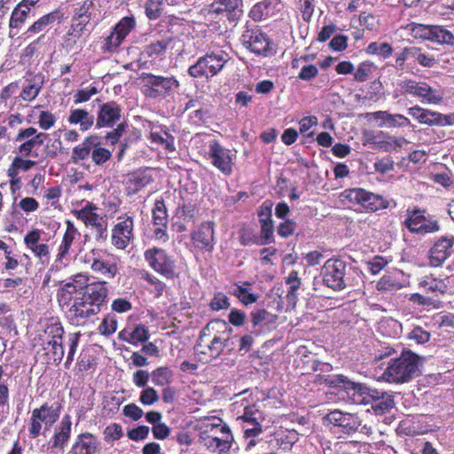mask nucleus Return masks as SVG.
Returning <instances> with one entry per match:
<instances>
[{"label": "nucleus", "mask_w": 454, "mask_h": 454, "mask_svg": "<svg viewBox=\"0 0 454 454\" xmlns=\"http://www.w3.org/2000/svg\"><path fill=\"white\" fill-rule=\"evenodd\" d=\"M88 280L87 276L78 274L57 293L59 305L74 325H82L98 315L108 296L106 280L87 284Z\"/></svg>", "instance_id": "nucleus-1"}, {"label": "nucleus", "mask_w": 454, "mask_h": 454, "mask_svg": "<svg viewBox=\"0 0 454 454\" xmlns=\"http://www.w3.org/2000/svg\"><path fill=\"white\" fill-rule=\"evenodd\" d=\"M218 325L225 327V324L220 322H211L202 330L199 340L194 347L195 355L204 364H208L214 359L219 357L226 342L229 340V334L226 332L215 334L211 339V333Z\"/></svg>", "instance_id": "nucleus-2"}, {"label": "nucleus", "mask_w": 454, "mask_h": 454, "mask_svg": "<svg viewBox=\"0 0 454 454\" xmlns=\"http://www.w3.org/2000/svg\"><path fill=\"white\" fill-rule=\"evenodd\" d=\"M419 357L411 351H403L399 357L389 361L382 379L395 384L409 382L419 375Z\"/></svg>", "instance_id": "nucleus-3"}, {"label": "nucleus", "mask_w": 454, "mask_h": 454, "mask_svg": "<svg viewBox=\"0 0 454 454\" xmlns=\"http://www.w3.org/2000/svg\"><path fill=\"white\" fill-rule=\"evenodd\" d=\"M348 270L344 261L339 259L327 260L321 269L323 282L328 287L340 291L350 285Z\"/></svg>", "instance_id": "nucleus-4"}, {"label": "nucleus", "mask_w": 454, "mask_h": 454, "mask_svg": "<svg viewBox=\"0 0 454 454\" xmlns=\"http://www.w3.org/2000/svg\"><path fill=\"white\" fill-rule=\"evenodd\" d=\"M47 137V133L39 132L34 127L20 129L15 137V142L18 144L16 152L22 157L37 158L38 151Z\"/></svg>", "instance_id": "nucleus-5"}, {"label": "nucleus", "mask_w": 454, "mask_h": 454, "mask_svg": "<svg viewBox=\"0 0 454 454\" xmlns=\"http://www.w3.org/2000/svg\"><path fill=\"white\" fill-rule=\"evenodd\" d=\"M330 424L340 428V431L347 434L356 432L369 436L372 434V428L368 425H362L360 418L353 413L342 412L339 410L330 411L325 417Z\"/></svg>", "instance_id": "nucleus-6"}, {"label": "nucleus", "mask_w": 454, "mask_h": 454, "mask_svg": "<svg viewBox=\"0 0 454 454\" xmlns=\"http://www.w3.org/2000/svg\"><path fill=\"white\" fill-rule=\"evenodd\" d=\"M332 383L343 388L348 399L356 404H368L371 403V397L378 396V389L371 388L362 383L353 382L343 375H337Z\"/></svg>", "instance_id": "nucleus-7"}, {"label": "nucleus", "mask_w": 454, "mask_h": 454, "mask_svg": "<svg viewBox=\"0 0 454 454\" xmlns=\"http://www.w3.org/2000/svg\"><path fill=\"white\" fill-rule=\"evenodd\" d=\"M144 94L151 98H165L179 87V82L173 76H160L146 74L143 76Z\"/></svg>", "instance_id": "nucleus-8"}, {"label": "nucleus", "mask_w": 454, "mask_h": 454, "mask_svg": "<svg viewBox=\"0 0 454 454\" xmlns=\"http://www.w3.org/2000/svg\"><path fill=\"white\" fill-rule=\"evenodd\" d=\"M224 53H211L200 57L197 62L189 67L188 73L192 77H213L220 72L227 62Z\"/></svg>", "instance_id": "nucleus-9"}, {"label": "nucleus", "mask_w": 454, "mask_h": 454, "mask_svg": "<svg viewBox=\"0 0 454 454\" xmlns=\"http://www.w3.org/2000/svg\"><path fill=\"white\" fill-rule=\"evenodd\" d=\"M134 239V217L128 213L116 218L111 230V243L117 249H125Z\"/></svg>", "instance_id": "nucleus-10"}, {"label": "nucleus", "mask_w": 454, "mask_h": 454, "mask_svg": "<svg viewBox=\"0 0 454 454\" xmlns=\"http://www.w3.org/2000/svg\"><path fill=\"white\" fill-rule=\"evenodd\" d=\"M72 213L86 226L95 228L97 240H106L107 223L103 216L97 213V207L93 203L87 201L81 209L73 210Z\"/></svg>", "instance_id": "nucleus-11"}, {"label": "nucleus", "mask_w": 454, "mask_h": 454, "mask_svg": "<svg viewBox=\"0 0 454 454\" xmlns=\"http://www.w3.org/2000/svg\"><path fill=\"white\" fill-rule=\"evenodd\" d=\"M59 417V411L48 403H44L40 408L33 410L28 429L30 436L36 438L41 433L43 424L48 429L58 420Z\"/></svg>", "instance_id": "nucleus-12"}, {"label": "nucleus", "mask_w": 454, "mask_h": 454, "mask_svg": "<svg viewBox=\"0 0 454 454\" xmlns=\"http://www.w3.org/2000/svg\"><path fill=\"white\" fill-rule=\"evenodd\" d=\"M402 88L404 93L419 98L422 103L437 105L443 99V93L440 90L424 82L406 81Z\"/></svg>", "instance_id": "nucleus-13"}, {"label": "nucleus", "mask_w": 454, "mask_h": 454, "mask_svg": "<svg viewBox=\"0 0 454 454\" xmlns=\"http://www.w3.org/2000/svg\"><path fill=\"white\" fill-rule=\"evenodd\" d=\"M145 259L152 269L167 278H173L176 275L174 260L160 248H151L145 252Z\"/></svg>", "instance_id": "nucleus-14"}, {"label": "nucleus", "mask_w": 454, "mask_h": 454, "mask_svg": "<svg viewBox=\"0 0 454 454\" xmlns=\"http://www.w3.org/2000/svg\"><path fill=\"white\" fill-rule=\"evenodd\" d=\"M344 195L350 202L359 204L371 211H378L388 207V201L382 196L361 188L347 190L344 192Z\"/></svg>", "instance_id": "nucleus-15"}, {"label": "nucleus", "mask_w": 454, "mask_h": 454, "mask_svg": "<svg viewBox=\"0 0 454 454\" xmlns=\"http://www.w3.org/2000/svg\"><path fill=\"white\" fill-rule=\"evenodd\" d=\"M92 9L93 3L91 0H85L75 7L67 42L72 41L73 44L76 43V40L81 36L91 19Z\"/></svg>", "instance_id": "nucleus-16"}, {"label": "nucleus", "mask_w": 454, "mask_h": 454, "mask_svg": "<svg viewBox=\"0 0 454 454\" xmlns=\"http://www.w3.org/2000/svg\"><path fill=\"white\" fill-rule=\"evenodd\" d=\"M407 218L404 225L412 233L426 234L439 231V225L435 220L427 219L423 211L419 209H407Z\"/></svg>", "instance_id": "nucleus-17"}, {"label": "nucleus", "mask_w": 454, "mask_h": 454, "mask_svg": "<svg viewBox=\"0 0 454 454\" xmlns=\"http://www.w3.org/2000/svg\"><path fill=\"white\" fill-rule=\"evenodd\" d=\"M237 419L247 424L243 427L246 437H254L262 433V423L265 418L262 411L255 405L246 406L243 414L238 417Z\"/></svg>", "instance_id": "nucleus-18"}, {"label": "nucleus", "mask_w": 454, "mask_h": 454, "mask_svg": "<svg viewBox=\"0 0 454 454\" xmlns=\"http://www.w3.org/2000/svg\"><path fill=\"white\" fill-rule=\"evenodd\" d=\"M193 247L204 252L211 253L214 250L215 238L213 222H205L191 234Z\"/></svg>", "instance_id": "nucleus-19"}, {"label": "nucleus", "mask_w": 454, "mask_h": 454, "mask_svg": "<svg viewBox=\"0 0 454 454\" xmlns=\"http://www.w3.org/2000/svg\"><path fill=\"white\" fill-rule=\"evenodd\" d=\"M408 114L421 124L429 126H445L452 124L450 115H444L437 112L424 109L419 106L410 107Z\"/></svg>", "instance_id": "nucleus-20"}, {"label": "nucleus", "mask_w": 454, "mask_h": 454, "mask_svg": "<svg viewBox=\"0 0 454 454\" xmlns=\"http://www.w3.org/2000/svg\"><path fill=\"white\" fill-rule=\"evenodd\" d=\"M209 157L212 164L224 175H230L232 170V156L231 151L223 148L217 141L209 144Z\"/></svg>", "instance_id": "nucleus-21"}, {"label": "nucleus", "mask_w": 454, "mask_h": 454, "mask_svg": "<svg viewBox=\"0 0 454 454\" xmlns=\"http://www.w3.org/2000/svg\"><path fill=\"white\" fill-rule=\"evenodd\" d=\"M153 223L154 225L153 236L156 240L167 242L168 235L167 233L168 214L163 200H156L152 210Z\"/></svg>", "instance_id": "nucleus-22"}, {"label": "nucleus", "mask_w": 454, "mask_h": 454, "mask_svg": "<svg viewBox=\"0 0 454 454\" xmlns=\"http://www.w3.org/2000/svg\"><path fill=\"white\" fill-rule=\"evenodd\" d=\"M121 108L114 101L103 103L99 106L96 126L100 128H111L121 120Z\"/></svg>", "instance_id": "nucleus-23"}, {"label": "nucleus", "mask_w": 454, "mask_h": 454, "mask_svg": "<svg viewBox=\"0 0 454 454\" xmlns=\"http://www.w3.org/2000/svg\"><path fill=\"white\" fill-rule=\"evenodd\" d=\"M100 442L90 433H82L75 438L69 454H98Z\"/></svg>", "instance_id": "nucleus-24"}, {"label": "nucleus", "mask_w": 454, "mask_h": 454, "mask_svg": "<svg viewBox=\"0 0 454 454\" xmlns=\"http://www.w3.org/2000/svg\"><path fill=\"white\" fill-rule=\"evenodd\" d=\"M243 45L256 54H265L269 51V42L260 30H247L242 35Z\"/></svg>", "instance_id": "nucleus-25"}, {"label": "nucleus", "mask_w": 454, "mask_h": 454, "mask_svg": "<svg viewBox=\"0 0 454 454\" xmlns=\"http://www.w3.org/2000/svg\"><path fill=\"white\" fill-rule=\"evenodd\" d=\"M214 432L211 435L201 429L199 436L200 442L211 453H225L227 452L231 444H230L229 435L223 436V439L217 438Z\"/></svg>", "instance_id": "nucleus-26"}, {"label": "nucleus", "mask_w": 454, "mask_h": 454, "mask_svg": "<svg viewBox=\"0 0 454 454\" xmlns=\"http://www.w3.org/2000/svg\"><path fill=\"white\" fill-rule=\"evenodd\" d=\"M284 4L281 0H263L256 4L250 12L253 19L273 17L281 12Z\"/></svg>", "instance_id": "nucleus-27"}, {"label": "nucleus", "mask_w": 454, "mask_h": 454, "mask_svg": "<svg viewBox=\"0 0 454 454\" xmlns=\"http://www.w3.org/2000/svg\"><path fill=\"white\" fill-rule=\"evenodd\" d=\"M452 241L442 238L437 240L430 250L429 261L433 267L440 266L450 254Z\"/></svg>", "instance_id": "nucleus-28"}, {"label": "nucleus", "mask_w": 454, "mask_h": 454, "mask_svg": "<svg viewBox=\"0 0 454 454\" xmlns=\"http://www.w3.org/2000/svg\"><path fill=\"white\" fill-rule=\"evenodd\" d=\"M79 236L80 232L74 224L69 220L66 221V231L57 254L58 262H62V260L69 254L74 239Z\"/></svg>", "instance_id": "nucleus-29"}, {"label": "nucleus", "mask_w": 454, "mask_h": 454, "mask_svg": "<svg viewBox=\"0 0 454 454\" xmlns=\"http://www.w3.org/2000/svg\"><path fill=\"white\" fill-rule=\"evenodd\" d=\"M67 121L72 125H79L80 131L85 132L94 125L95 118L85 109L75 108L70 110Z\"/></svg>", "instance_id": "nucleus-30"}, {"label": "nucleus", "mask_w": 454, "mask_h": 454, "mask_svg": "<svg viewBox=\"0 0 454 454\" xmlns=\"http://www.w3.org/2000/svg\"><path fill=\"white\" fill-rule=\"evenodd\" d=\"M90 269L106 279L114 278L118 272L116 263L110 258H93Z\"/></svg>", "instance_id": "nucleus-31"}, {"label": "nucleus", "mask_w": 454, "mask_h": 454, "mask_svg": "<svg viewBox=\"0 0 454 454\" xmlns=\"http://www.w3.org/2000/svg\"><path fill=\"white\" fill-rule=\"evenodd\" d=\"M96 137L93 136L86 137L82 142L73 148L71 161L78 164L81 161L89 159L91 155L93 147H95Z\"/></svg>", "instance_id": "nucleus-32"}, {"label": "nucleus", "mask_w": 454, "mask_h": 454, "mask_svg": "<svg viewBox=\"0 0 454 454\" xmlns=\"http://www.w3.org/2000/svg\"><path fill=\"white\" fill-rule=\"evenodd\" d=\"M202 430L207 432L211 435V433L214 432L217 436V438L223 439V436L229 435L230 437V444L232 443L233 436L231 434L230 427L223 422V420L219 418H212L206 419L202 424Z\"/></svg>", "instance_id": "nucleus-33"}, {"label": "nucleus", "mask_w": 454, "mask_h": 454, "mask_svg": "<svg viewBox=\"0 0 454 454\" xmlns=\"http://www.w3.org/2000/svg\"><path fill=\"white\" fill-rule=\"evenodd\" d=\"M377 395L371 397L372 409L376 414L382 415L393 409L395 401L391 395L378 390Z\"/></svg>", "instance_id": "nucleus-34"}, {"label": "nucleus", "mask_w": 454, "mask_h": 454, "mask_svg": "<svg viewBox=\"0 0 454 454\" xmlns=\"http://www.w3.org/2000/svg\"><path fill=\"white\" fill-rule=\"evenodd\" d=\"M277 316L270 313L264 309H258L251 313V321L254 331L260 333L263 327L269 326L276 322Z\"/></svg>", "instance_id": "nucleus-35"}, {"label": "nucleus", "mask_w": 454, "mask_h": 454, "mask_svg": "<svg viewBox=\"0 0 454 454\" xmlns=\"http://www.w3.org/2000/svg\"><path fill=\"white\" fill-rule=\"evenodd\" d=\"M71 426L72 422L70 417L68 415L64 416L55 432L52 447H64L70 437Z\"/></svg>", "instance_id": "nucleus-36"}, {"label": "nucleus", "mask_w": 454, "mask_h": 454, "mask_svg": "<svg viewBox=\"0 0 454 454\" xmlns=\"http://www.w3.org/2000/svg\"><path fill=\"white\" fill-rule=\"evenodd\" d=\"M285 281L286 284L289 286V289L286 297L287 304L294 308L298 301L297 291L300 289L301 285L298 271L291 270L288 276L286 278Z\"/></svg>", "instance_id": "nucleus-37"}, {"label": "nucleus", "mask_w": 454, "mask_h": 454, "mask_svg": "<svg viewBox=\"0 0 454 454\" xmlns=\"http://www.w3.org/2000/svg\"><path fill=\"white\" fill-rule=\"evenodd\" d=\"M372 140L375 145V148L383 152L397 151L408 143L404 137L394 136H387L386 139L383 140L379 139L378 137H374Z\"/></svg>", "instance_id": "nucleus-38"}, {"label": "nucleus", "mask_w": 454, "mask_h": 454, "mask_svg": "<svg viewBox=\"0 0 454 454\" xmlns=\"http://www.w3.org/2000/svg\"><path fill=\"white\" fill-rule=\"evenodd\" d=\"M27 157H22L19 154V156H16L8 169V174L12 177V184H14L19 182V179H15L18 171H27L30 168H32L34 166H35L36 162L35 160H27Z\"/></svg>", "instance_id": "nucleus-39"}, {"label": "nucleus", "mask_w": 454, "mask_h": 454, "mask_svg": "<svg viewBox=\"0 0 454 454\" xmlns=\"http://www.w3.org/2000/svg\"><path fill=\"white\" fill-rule=\"evenodd\" d=\"M400 275L399 271H395L387 275H384L376 285V288L379 291L384 292H394L402 288V284L398 279Z\"/></svg>", "instance_id": "nucleus-40"}, {"label": "nucleus", "mask_w": 454, "mask_h": 454, "mask_svg": "<svg viewBox=\"0 0 454 454\" xmlns=\"http://www.w3.org/2000/svg\"><path fill=\"white\" fill-rule=\"evenodd\" d=\"M174 377L173 371L167 366H161L153 370L151 373L153 383L157 387H168Z\"/></svg>", "instance_id": "nucleus-41"}, {"label": "nucleus", "mask_w": 454, "mask_h": 454, "mask_svg": "<svg viewBox=\"0 0 454 454\" xmlns=\"http://www.w3.org/2000/svg\"><path fill=\"white\" fill-rule=\"evenodd\" d=\"M261 233L264 243H270L273 238V221L271 219L270 208L266 207L265 212L260 214Z\"/></svg>", "instance_id": "nucleus-42"}, {"label": "nucleus", "mask_w": 454, "mask_h": 454, "mask_svg": "<svg viewBox=\"0 0 454 454\" xmlns=\"http://www.w3.org/2000/svg\"><path fill=\"white\" fill-rule=\"evenodd\" d=\"M419 286L427 291L432 293L444 294L448 287L445 282L442 279H437L432 276H425L419 280Z\"/></svg>", "instance_id": "nucleus-43"}, {"label": "nucleus", "mask_w": 454, "mask_h": 454, "mask_svg": "<svg viewBox=\"0 0 454 454\" xmlns=\"http://www.w3.org/2000/svg\"><path fill=\"white\" fill-rule=\"evenodd\" d=\"M30 9L25 4H19L12 11L9 26L11 28H19L26 21Z\"/></svg>", "instance_id": "nucleus-44"}, {"label": "nucleus", "mask_w": 454, "mask_h": 454, "mask_svg": "<svg viewBox=\"0 0 454 454\" xmlns=\"http://www.w3.org/2000/svg\"><path fill=\"white\" fill-rule=\"evenodd\" d=\"M432 42L454 47V34L442 26H434Z\"/></svg>", "instance_id": "nucleus-45"}, {"label": "nucleus", "mask_w": 454, "mask_h": 454, "mask_svg": "<svg viewBox=\"0 0 454 454\" xmlns=\"http://www.w3.org/2000/svg\"><path fill=\"white\" fill-rule=\"evenodd\" d=\"M242 0H215L212 4V12L221 13L223 12L241 11Z\"/></svg>", "instance_id": "nucleus-46"}, {"label": "nucleus", "mask_w": 454, "mask_h": 454, "mask_svg": "<svg viewBox=\"0 0 454 454\" xmlns=\"http://www.w3.org/2000/svg\"><path fill=\"white\" fill-rule=\"evenodd\" d=\"M136 27V20L133 16H126L122 18L113 28V30L124 41L126 36Z\"/></svg>", "instance_id": "nucleus-47"}, {"label": "nucleus", "mask_w": 454, "mask_h": 454, "mask_svg": "<svg viewBox=\"0 0 454 454\" xmlns=\"http://www.w3.org/2000/svg\"><path fill=\"white\" fill-rule=\"evenodd\" d=\"M112 157V152L106 148L99 146L95 142V147H93L91 153V160L95 165L100 166L108 161Z\"/></svg>", "instance_id": "nucleus-48"}, {"label": "nucleus", "mask_w": 454, "mask_h": 454, "mask_svg": "<svg viewBox=\"0 0 454 454\" xmlns=\"http://www.w3.org/2000/svg\"><path fill=\"white\" fill-rule=\"evenodd\" d=\"M375 66L372 62L364 61L360 63L354 73V79L358 82L366 81L369 76L375 70Z\"/></svg>", "instance_id": "nucleus-49"}, {"label": "nucleus", "mask_w": 454, "mask_h": 454, "mask_svg": "<svg viewBox=\"0 0 454 454\" xmlns=\"http://www.w3.org/2000/svg\"><path fill=\"white\" fill-rule=\"evenodd\" d=\"M366 52L369 54H377L384 59L388 58L392 52V47L388 43H371L367 48Z\"/></svg>", "instance_id": "nucleus-50"}, {"label": "nucleus", "mask_w": 454, "mask_h": 454, "mask_svg": "<svg viewBox=\"0 0 454 454\" xmlns=\"http://www.w3.org/2000/svg\"><path fill=\"white\" fill-rule=\"evenodd\" d=\"M233 294L245 305L252 304L257 301V295L252 293L250 288L243 286H237Z\"/></svg>", "instance_id": "nucleus-51"}, {"label": "nucleus", "mask_w": 454, "mask_h": 454, "mask_svg": "<svg viewBox=\"0 0 454 454\" xmlns=\"http://www.w3.org/2000/svg\"><path fill=\"white\" fill-rule=\"evenodd\" d=\"M119 35L113 30L109 35H107L103 42L101 49L104 52H115L120 45L122 43Z\"/></svg>", "instance_id": "nucleus-52"}, {"label": "nucleus", "mask_w": 454, "mask_h": 454, "mask_svg": "<svg viewBox=\"0 0 454 454\" xmlns=\"http://www.w3.org/2000/svg\"><path fill=\"white\" fill-rule=\"evenodd\" d=\"M44 349L47 354L51 353V357L54 362L59 363L64 356V348L62 347V341L47 340Z\"/></svg>", "instance_id": "nucleus-53"}, {"label": "nucleus", "mask_w": 454, "mask_h": 454, "mask_svg": "<svg viewBox=\"0 0 454 454\" xmlns=\"http://www.w3.org/2000/svg\"><path fill=\"white\" fill-rule=\"evenodd\" d=\"M160 400V395L153 387H145L140 393L139 402L145 406H151Z\"/></svg>", "instance_id": "nucleus-54"}, {"label": "nucleus", "mask_w": 454, "mask_h": 454, "mask_svg": "<svg viewBox=\"0 0 454 454\" xmlns=\"http://www.w3.org/2000/svg\"><path fill=\"white\" fill-rule=\"evenodd\" d=\"M56 16L53 13H49L41 17L38 20L34 22L27 29V32L37 34L45 29V27L55 21Z\"/></svg>", "instance_id": "nucleus-55"}, {"label": "nucleus", "mask_w": 454, "mask_h": 454, "mask_svg": "<svg viewBox=\"0 0 454 454\" xmlns=\"http://www.w3.org/2000/svg\"><path fill=\"white\" fill-rule=\"evenodd\" d=\"M164 0H147L145 5V14L150 20H155L160 16Z\"/></svg>", "instance_id": "nucleus-56"}, {"label": "nucleus", "mask_w": 454, "mask_h": 454, "mask_svg": "<svg viewBox=\"0 0 454 454\" xmlns=\"http://www.w3.org/2000/svg\"><path fill=\"white\" fill-rule=\"evenodd\" d=\"M435 25L412 24V32L416 37L432 41Z\"/></svg>", "instance_id": "nucleus-57"}, {"label": "nucleus", "mask_w": 454, "mask_h": 454, "mask_svg": "<svg viewBox=\"0 0 454 454\" xmlns=\"http://www.w3.org/2000/svg\"><path fill=\"white\" fill-rule=\"evenodd\" d=\"M41 83V82H34L33 83H29L27 86L24 87L20 95V98L24 101H31L35 99L42 89Z\"/></svg>", "instance_id": "nucleus-58"}, {"label": "nucleus", "mask_w": 454, "mask_h": 454, "mask_svg": "<svg viewBox=\"0 0 454 454\" xmlns=\"http://www.w3.org/2000/svg\"><path fill=\"white\" fill-rule=\"evenodd\" d=\"M387 119L388 120L385 128H403L411 125V121L403 114L389 113V116Z\"/></svg>", "instance_id": "nucleus-59"}, {"label": "nucleus", "mask_w": 454, "mask_h": 454, "mask_svg": "<svg viewBox=\"0 0 454 454\" xmlns=\"http://www.w3.org/2000/svg\"><path fill=\"white\" fill-rule=\"evenodd\" d=\"M149 339L148 330L143 325H137L135 329L129 333V342L137 344L144 342Z\"/></svg>", "instance_id": "nucleus-60"}, {"label": "nucleus", "mask_w": 454, "mask_h": 454, "mask_svg": "<svg viewBox=\"0 0 454 454\" xmlns=\"http://www.w3.org/2000/svg\"><path fill=\"white\" fill-rule=\"evenodd\" d=\"M171 43L172 40L170 38L157 41L147 46L146 52L149 56L160 55L166 51Z\"/></svg>", "instance_id": "nucleus-61"}, {"label": "nucleus", "mask_w": 454, "mask_h": 454, "mask_svg": "<svg viewBox=\"0 0 454 454\" xmlns=\"http://www.w3.org/2000/svg\"><path fill=\"white\" fill-rule=\"evenodd\" d=\"M104 434L106 442L119 440L123 435L122 427L117 423L111 424L106 427Z\"/></svg>", "instance_id": "nucleus-62"}, {"label": "nucleus", "mask_w": 454, "mask_h": 454, "mask_svg": "<svg viewBox=\"0 0 454 454\" xmlns=\"http://www.w3.org/2000/svg\"><path fill=\"white\" fill-rule=\"evenodd\" d=\"M98 92L96 87L90 86L83 90H79L74 95V104H81L87 102L90 99V98L94 95H96Z\"/></svg>", "instance_id": "nucleus-63"}, {"label": "nucleus", "mask_w": 454, "mask_h": 454, "mask_svg": "<svg viewBox=\"0 0 454 454\" xmlns=\"http://www.w3.org/2000/svg\"><path fill=\"white\" fill-rule=\"evenodd\" d=\"M56 117L49 111H42L38 117L39 127L43 130H48L56 123Z\"/></svg>", "instance_id": "nucleus-64"}]
</instances>
